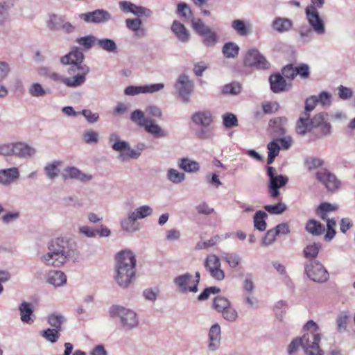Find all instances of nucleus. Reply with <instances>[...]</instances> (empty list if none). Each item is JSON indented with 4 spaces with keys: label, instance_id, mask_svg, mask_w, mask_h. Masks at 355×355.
<instances>
[{
    "label": "nucleus",
    "instance_id": "obj_54",
    "mask_svg": "<svg viewBox=\"0 0 355 355\" xmlns=\"http://www.w3.org/2000/svg\"><path fill=\"white\" fill-rule=\"evenodd\" d=\"M125 153H121L117 158L121 162L128 161L130 159H137L140 156L139 151H136L135 149H132L129 146V148H126Z\"/></svg>",
    "mask_w": 355,
    "mask_h": 355
},
{
    "label": "nucleus",
    "instance_id": "obj_58",
    "mask_svg": "<svg viewBox=\"0 0 355 355\" xmlns=\"http://www.w3.org/2000/svg\"><path fill=\"white\" fill-rule=\"evenodd\" d=\"M318 103L317 96H311L305 100L304 111L302 115H310V112L313 111Z\"/></svg>",
    "mask_w": 355,
    "mask_h": 355
},
{
    "label": "nucleus",
    "instance_id": "obj_64",
    "mask_svg": "<svg viewBox=\"0 0 355 355\" xmlns=\"http://www.w3.org/2000/svg\"><path fill=\"white\" fill-rule=\"evenodd\" d=\"M232 27L241 35H246L248 29L243 21L241 19L234 20L232 23Z\"/></svg>",
    "mask_w": 355,
    "mask_h": 355
},
{
    "label": "nucleus",
    "instance_id": "obj_62",
    "mask_svg": "<svg viewBox=\"0 0 355 355\" xmlns=\"http://www.w3.org/2000/svg\"><path fill=\"white\" fill-rule=\"evenodd\" d=\"M300 347L302 348V338L297 337L294 338L288 346L287 352L288 355H296Z\"/></svg>",
    "mask_w": 355,
    "mask_h": 355
},
{
    "label": "nucleus",
    "instance_id": "obj_25",
    "mask_svg": "<svg viewBox=\"0 0 355 355\" xmlns=\"http://www.w3.org/2000/svg\"><path fill=\"white\" fill-rule=\"evenodd\" d=\"M220 327L218 323L213 324L209 331L208 348L211 351L216 350L220 343Z\"/></svg>",
    "mask_w": 355,
    "mask_h": 355
},
{
    "label": "nucleus",
    "instance_id": "obj_61",
    "mask_svg": "<svg viewBox=\"0 0 355 355\" xmlns=\"http://www.w3.org/2000/svg\"><path fill=\"white\" fill-rule=\"evenodd\" d=\"M241 85L238 82H232L225 85L223 87V92L224 94H230L233 95L239 94L241 92Z\"/></svg>",
    "mask_w": 355,
    "mask_h": 355
},
{
    "label": "nucleus",
    "instance_id": "obj_20",
    "mask_svg": "<svg viewBox=\"0 0 355 355\" xmlns=\"http://www.w3.org/2000/svg\"><path fill=\"white\" fill-rule=\"evenodd\" d=\"M62 177L64 180H76L83 183L89 182L93 178L92 175L86 174L75 166L66 167Z\"/></svg>",
    "mask_w": 355,
    "mask_h": 355
},
{
    "label": "nucleus",
    "instance_id": "obj_10",
    "mask_svg": "<svg viewBox=\"0 0 355 355\" xmlns=\"http://www.w3.org/2000/svg\"><path fill=\"white\" fill-rule=\"evenodd\" d=\"M301 338L306 355H324L319 345L321 339L319 332L307 331Z\"/></svg>",
    "mask_w": 355,
    "mask_h": 355
},
{
    "label": "nucleus",
    "instance_id": "obj_48",
    "mask_svg": "<svg viewBox=\"0 0 355 355\" xmlns=\"http://www.w3.org/2000/svg\"><path fill=\"white\" fill-rule=\"evenodd\" d=\"M349 315L346 311L341 312L336 318V329L338 332H344L347 327Z\"/></svg>",
    "mask_w": 355,
    "mask_h": 355
},
{
    "label": "nucleus",
    "instance_id": "obj_49",
    "mask_svg": "<svg viewBox=\"0 0 355 355\" xmlns=\"http://www.w3.org/2000/svg\"><path fill=\"white\" fill-rule=\"evenodd\" d=\"M77 43L86 49H90L97 42V38L93 35L81 37L77 39Z\"/></svg>",
    "mask_w": 355,
    "mask_h": 355
},
{
    "label": "nucleus",
    "instance_id": "obj_31",
    "mask_svg": "<svg viewBox=\"0 0 355 355\" xmlns=\"http://www.w3.org/2000/svg\"><path fill=\"white\" fill-rule=\"evenodd\" d=\"M145 130L153 135L156 138H164L168 137V132L163 130L159 125L155 124L153 120L149 119L148 123L141 124Z\"/></svg>",
    "mask_w": 355,
    "mask_h": 355
},
{
    "label": "nucleus",
    "instance_id": "obj_16",
    "mask_svg": "<svg viewBox=\"0 0 355 355\" xmlns=\"http://www.w3.org/2000/svg\"><path fill=\"white\" fill-rule=\"evenodd\" d=\"M313 128H319L322 136H327L331 133V125L328 122V114L322 112L316 114L311 119Z\"/></svg>",
    "mask_w": 355,
    "mask_h": 355
},
{
    "label": "nucleus",
    "instance_id": "obj_15",
    "mask_svg": "<svg viewBox=\"0 0 355 355\" xmlns=\"http://www.w3.org/2000/svg\"><path fill=\"white\" fill-rule=\"evenodd\" d=\"M315 178L329 191H333L339 187L340 181L334 173L327 168H322L318 171L315 173Z\"/></svg>",
    "mask_w": 355,
    "mask_h": 355
},
{
    "label": "nucleus",
    "instance_id": "obj_32",
    "mask_svg": "<svg viewBox=\"0 0 355 355\" xmlns=\"http://www.w3.org/2000/svg\"><path fill=\"white\" fill-rule=\"evenodd\" d=\"M20 311V318L24 323L31 324L33 322L34 320L31 318L34 309L33 305L27 302H23L19 306Z\"/></svg>",
    "mask_w": 355,
    "mask_h": 355
},
{
    "label": "nucleus",
    "instance_id": "obj_36",
    "mask_svg": "<svg viewBox=\"0 0 355 355\" xmlns=\"http://www.w3.org/2000/svg\"><path fill=\"white\" fill-rule=\"evenodd\" d=\"M239 46L233 42H226L222 49L223 55L227 58H234L239 53Z\"/></svg>",
    "mask_w": 355,
    "mask_h": 355
},
{
    "label": "nucleus",
    "instance_id": "obj_11",
    "mask_svg": "<svg viewBox=\"0 0 355 355\" xmlns=\"http://www.w3.org/2000/svg\"><path fill=\"white\" fill-rule=\"evenodd\" d=\"M174 87L182 102L189 103L190 95L193 90V83L189 79V77L186 74L180 75Z\"/></svg>",
    "mask_w": 355,
    "mask_h": 355
},
{
    "label": "nucleus",
    "instance_id": "obj_55",
    "mask_svg": "<svg viewBox=\"0 0 355 355\" xmlns=\"http://www.w3.org/2000/svg\"><path fill=\"white\" fill-rule=\"evenodd\" d=\"M220 292V288L216 286H210L205 288L203 291L198 296V301L202 302L209 299L211 294H217Z\"/></svg>",
    "mask_w": 355,
    "mask_h": 355
},
{
    "label": "nucleus",
    "instance_id": "obj_47",
    "mask_svg": "<svg viewBox=\"0 0 355 355\" xmlns=\"http://www.w3.org/2000/svg\"><path fill=\"white\" fill-rule=\"evenodd\" d=\"M167 179L174 183L179 184L185 180V175L174 168H169L166 173Z\"/></svg>",
    "mask_w": 355,
    "mask_h": 355
},
{
    "label": "nucleus",
    "instance_id": "obj_41",
    "mask_svg": "<svg viewBox=\"0 0 355 355\" xmlns=\"http://www.w3.org/2000/svg\"><path fill=\"white\" fill-rule=\"evenodd\" d=\"M176 12L180 15L184 21H191L193 19V12L188 4L185 2H180L178 4Z\"/></svg>",
    "mask_w": 355,
    "mask_h": 355
},
{
    "label": "nucleus",
    "instance_id": "obj_4",
    "mask_svg": "<svg viewBox=\"0 0 355 355\" xmlns=\"http://www.w3.org/2000/svg\"><path fill=\"white\" fill-rule=\"evenodd\" d=\"M214 119L211 112L207 110H198L192 114L191 121L197 127L195 132L197 138L205 140L213 136L210 126L214 122Z\"/></svg>",
    "mask_w": 355,
    "mask_h": 355
},
{
    "label": "nucleus",
    "instance_id": "obj_39",
    "mask_svg": "<svg viewBox=\"0 0 355 355\" xmlns=\"http://www.w3.org/2000/svg\"><path fill=\"white\" fill-rule=\"evenodd\" d=\"M320 248V243H314L308 245L303 250L304 257L309 260H315V259L318 257Z\"/></svg>",
    "mask_w": 355,
    "mask_h": 355
},
{
    "label": "nucleus",
    "instance_id": "obj_13",
    "mask_svg": "<svg viewBox=\"0 0 355 355\" xmlns=\"http://www.w3.org/2000/svg\"><path fill=\"white\" fill-rule=\"evenodd\" d=\"M119 8L123 12L132 13L137 16L136 18H150L152 17L153 11L146 7L137 6L130 1H121L119 3Z\"/></svg>",
    "mask_w": 355,
    "mask_h": 355
},
{
    "label": "nucleus",
    "instance_id": "obj_56",
    "mask_svg": "<svg viewBox=\"0 0 355 355\" xmlns=\"http://www.w3.org/2000/svg\"><path fill=\"white\" fill-rule=\"evenodd\" d=\"M204 266L207 270L211 268L220 267V259L215 254L208 255L205 260Z\"/></svg>",
    "mask_w": 355,
    "mask_h": 355
},
{
    "label": "nucleus",
    "instance_id": "obj_5",
    "mask_svg": "<svg viewBox=\"0 0 355 355\" xmlns=\"http://www.w3.org/2000/svg\"><path fill=\"white\" fill-rule=\"evenodd\" d=\"M110 316L119 318L121 329L128 331L136 328L139 324L137 314L132 310L119 305H112L109 309Z\"/></svg>",
    "mask_w": 355,
    "mask_h": 355
},
{
    "label": "nucleus",
    "instance_id": "obj_24",
    "mask_svg": "<svg viewBox=\"0 0 355 355\" xmlns=\"http://www.w3.org/2000/svg\"><path fill=\"white\" fill-rule=\"evenodd\" d=\"M293 26V23L291 19L282 17H275L271 24L272 28L279 33L288 32Z\"/></svg>",
    "mask_w": 355,
    "mask_h": 355
},
{
    "label": "nucleus",
    "instance_id": "obj_8",
    "mask_svg": "<svg viewBox=\"0 0 355 355\" xmlns=\"http://www.w3.org/2000/svg\"><path fill=\"white\" fill-rule=\"evenodd\" d=\"M266 169V175L268 177V193L271 198H276L280 194L279 189L288 183V178L286 175H278L275 167L267 166Z\"/></svg>",
    "mask_w": 355,
    "mask_h": 355
},
{
    "label": "nucleus",
    "instance_id": "obj_22",
    "mask_svg": "<svg viewBox=\"0 0 355 355\" xmlns=\"http://www.w3.org/2000/svg\"><path fill=\"white\" fill-rule=\"evenodd\" d=\"M69 76L70 77L65 78L58 73L52 71L49 78H51L55 82H61L64 83L66 86L72 88L78 87L84 84L83 83L82 77H76L74 75Z\"/></svg>",
    "mask_w": 355,
    "mask_h": 355
},
{
    "label": "nucleus",
    "instance_id": "obj_34",
    "mask_svg": "<svg viewBox=\"0 0 355 355\" xmlns=\"http://www.w3.org/2000/svg\"><path fill=\"white\" fill-rule=\"evenodd\" d=\"M267 217L268 214L264 211H257L253 218L254 228L260 232L265 231L267 225L266 222Z\"/></svg>",
    "mask_w": 355,
    "mask_h": 355
},
{
    "label": "nucleus",
    "instance_id": "obj_52",
    "mask_svg": "<svg viewBox=\"0 0 355 355\" xmlns=\"http://www.w3.org/2000/svg\"><path fill=\"white\" fill-rule=\"evenodd\" d=\"M130 120L137 123L141 127V124L148 123L149 119L146 118L143 111L140 110H136L133 111L130 114Z\"/></svg>",
    "mask_w": 355,
    "mask_h": 355
},
{
    "label": "nucleus",
    "instance_id": "obj_40",
    "mask_svg": "<svg viewBox=\"0 0 355 355\" xmlns=\"http://www.w3.org/2000/svg\"><path fill=\"white\" fill-rule=\"evenodd\" d=\"M221 258L225 261L232 268L237 267L241 262L240 255L234 252H223Z\"/></svg>",
    "mask_w": 355,
    "mask_h": 355
},
{
    "label": "nucleus",
    "instance_id": "obj_35",
    "mask_svg": "<svg viewBox=\"0 0 355 355\" xmlns=\"http://www.w3.org/2000/svg\"><path fill=\"white\" fill-rule=\"evenodd\" d=\"M66 320L64 316L59 313H53L50 314L47 318L48 323L50 326L53 327V329H56L60 331L62 330V325Z\"/></svg>",
    "mask_w": 355,
    "mask_h": 355
},
{
    "label": "nucleus",
    "instance_id": "obj_38",
    "mask_svg": "<svg viewBox=\"0 0 355 355\" xmlns=\"http://www.w3.org/2000/svg\"><path fill=\"white\" fill-rule=\"evenodd\" d=\"M97 45L101 49L109 53H116L117 46L116 42L109 38L97 39Z\"/></svg>",
    "mask_w": 355,
    "mask_h": 355
},
{
    "label": "nucleus",
    "instance_id": "obj_43",
    "mask_svg": "<svg viewBox=\"0 0 355 355\" xmlns=\"http://www.w3.org/2000/svg\"><path fill=\"white\" fill-rule=\"evenodd\" d=\"M64 18L61 16L53 14L49 15L46 21L48 28L52 31H58L60 30V26Z\"/></svg>",
    "mask_w": 355,
    "mask_h": 355
},
{
    "label": "nucleus",
    "instance_id": "obj_27",
    "mask_svg": "<svg viewBox=\"0 0 355 355\" xmlns=\"http://www.w3.org/2000/svg\"><path fill=\"white\" fill-rule=\"evenodd\" d=\"M126 27L135 33V36L138 37H143L147 35L146 30L143 26V23L141 19H125Z\"/></svg>",
    "mask_w": 355,
    "mask_h": 355
},
{
    "label": "nucleus",
    "instance_id": "obj_26",
    "mask_svg": "<svg viewBox=\"0 0 355 355\" xmlns=\"http://www.w3.org/2000/svg\"><path fill=\"white\" fill-rule=\"evenodd\" d=\"M286 116H278L271 119L268 125L272 130V132L277 136H284L286 134L285 125L287 123Z\"/></svg>",
    "mask_w": 355,
    "mask_h": 355
},
{
    "label": "nucleus",
    "instance_id": "obj_63",
    "mask_svg": "<svg viewBox=\"0 0 355 355\" xmlns=\"http://www.w3.org/2000/svg\"><path fill=\"white\" fill-rule=\"evenodd\" d=\"M282 75L284 78H286L290 80H293L295 79L297 76L295 68H294L293 64H287L282 69Z\"/></svg>",
    "mask_w": 355,
    "mask_h": 355
},
{
    "label": "nucleus",
    "instance_id": "obj_21",
    "mask_svg": "<svg viewBox=\"0 0 355 355\" xmlns=\"http://www.w3.org/2000/svg\"><path fill=\"white\" fill-rule=\"evenodd\" d=\"M19 171L17 167L0 169V184L8 186L19 178Z\"/></svg>",
    "mask_w": 355,
    "mask_h": 355
},
{
    "label": "nucleus",
    "instance_id": "obj_57",
    "mask_svg": "<svg viewBox=\"0 0 355 355\" xmlns=\"http://www.w3.org/2000/svg\"><path fill=\"white\" fill-rule=\"evenodd\" d=\"M223 123L226 128H231L238 125V120L234 114L227 113L223 115Z\"/></svg>",
    "mask_w": 355,
    "mask_h": 355
},
{
    "label": "nucleus",
    "instance_id": "obj_28",
    "mask_svg": "<svg viewBox=\"0 0 355 355\" xmlns=\"http://www.w3.org/2000/svg\"><path fill=\"white\" fill-rule=\"evenodd\" d=\"M313 129L310 115H302L296 121L295 132L300 136H304Z\"/></svg>",
    "mask_w": 355,
    "mask_h": 355
},
{
    "label": "nucleus",
    "instance_id": "obj_42",
    "mask_svg": "<svg viewBox=\"0 0 355 355\" xmlns=\"http://www.w3.org/2000/svg\"><path fill=\"white\" fill-rule=\"evenodd\" d=\"M324 164V161L314 157H306L304 161V165L309 171H313Z\"/></svg>",
    "mask_w": 355,
    "mask_h": 355
},
{
    "label": "nucleus",
    "instance_id": "obj_6",
    "mask_svg": "<svg viewBox=\"0 0 355 355\" xmlns=\"http://www.w3.org/2000/svg\"><path fill=\"white\" fill-rule=\"evenodd\" d=\"M311 3L307 6L305 9L306 19L317 34L323 35L325 33L324 24L318 9L322 8L325 0H311Z\"/></svg>",
    "mask_w": 355,
    "mask_h": 355
},
{
    "label": "nucleus",
    "instance_id": "obj_44",
    "mask_svg": "<svg viewBox=\"0 0 355 355\" xmlns=\"http://www.w3.org/2000/svg\"><path fill=\"white\" fill-rule=\"evenodd\" d=\"M60 331L56 329L48 328L45 330L41 331L40 334L46 340L52 343H55L58 340L60 336Z\"/></svg>",
    "mask_w": 355,
    "mask_h": 355
},
{
    "label": "nucleus",
    "instance_id": "obj_33",
    "mask_svg": "<svg viewBox=\"0 0 355 355\" xmlns=\"http://www.w3.org/2000/svg\"><path fill=\"white\" fill-rule=\"evenodd\" d=\"M305 230L313 236H319L324 232V226L315 219H310L307 221Z\"/></svg>",
    "mask_w": 355,
    "mask_h": 355
},
{
    "label": "nucleus",
    "instance_id": "obj_9",
    "mask_svg": "<svg viewBox=\"0 0 355 355\" xmlns=\"http://www.w3.org/2000/svg\"><path fill=\"white\" fill-rule=\"evenodd\" d=\"M304 272L311 280L317 283H324L329 279L328 271L317 260H308L304 263Z\"/></svg>",
    "mask_w": 355,
    "mask_h": 355
},
{
    "label": "nucleus",
    "instance_id": "obj_59",
    "mask_svg": "<svg viewBox=\"0 0 355 355\" xmlns=\"http://www.w3.org/2000/svg\"><path fill=\"white\" fill-rule=\"evenodd\" d=\"M223 318L229 322H234L238 318V313L235 309H234L231 304L228 306V308L225 309L222 312Z\"/></svg>",
    "mask_w": 355,
    "mask_h": 355
},
{
    "label": "nucleus",
    "instance_id": "obj_46",
    "mask_svg": "<svg viewBox=\"0 0 355 355\" xmlns=\"http://www.w3.org/2000/svg\"><path fill=\"white\" fill-rule=\"evenodd\" d=\"M60 165V162L54 161L51 163H48L44 167V171L46 176L51 179L53 180L58 175L59 169L58 167Z\"/></svg>",
    "mask_w": 355,
    "mask_h": 355
},
{
    "label": "nucleus",
    "instance_id": "obj_17",
    "mask_svg": "<svg viewBox=\"0 0 355 355\" xmlns=\"http://www.w3.org/2000/svg\"><path fill=\"white\" fill-rule=\"evenodd\" d=\"M192 278L193 276L191 274L186 272L175 277L173 283L181 293L185 294L189 292L197 293L198 291V287L193 286V284L191 286L189 285V284H191Z\"/></svg>",
    "mask_w": 355,
    "mask_h": 355
},
{
    "label": "nucleus",
    "instance_id": "obj_53",
    "mask_svg": "<svg viewBox=\"0 0 355 355\" xmlns=\"http://www.w3.org/2000/svg\"><path fill=\"white\" fill-rule=\"evenodd\" d=\"M28 92L33 97H42L48 93L38 83H33L29 87Z\"/></svg>",
    "mask_w": 355,
    "mask_h": 355
},
{
    "label": "nucleus",
    "instance_id": "obj_37",
    "mask_svg": "<svg viewBox=\"0 0 355 355\" xmlns=\"http://www.w3.org/2000/svg\"><path fill=\"white\" fill-rule=\"evenodd\" d=\"M179 167L187 173H195L200 170L199 163L189 158H182L180 160Z\"/></svg>",
    "mask_w": 355,
    "mask_h": 355
},
{
    "label": "nucleus",
    "instance_id": "obj_51",
    "mask_svg": "<svg viewBox=\"0 0 355 355\" xmlns=\"http://www.w3.org/2000/svg\"><path fill=\"white\" fill-rule=\"evenodd\" d=\"M266 211L270 214H281L287 209V206L282 202H278L275 205H268L264 207Z\"/></svg>",
    "mask_w": 355,
    "mask_h": 355
},
{
    "label": "nucleus",
    "instance_id": "obj_29",
    "mask_svg": "<svg viewBox=\"0 0 355 355\" xmlns=\"http://www.w3.org/2000/svg\"><path fill=\"white\" fill-rule=\"evenodd\" d=\"M137 219L130 212L128 214V217L122 218L120 221L121 230L123 231L132 233L139 230V225L137 222Z\"/></svg>",
    "mask_w": 355,
    "mask_h": 355
},
{
    "label": "nucleus",
    "instance_id": "obj_23",
    "mask_svg": "<svg viewBox=\"0 0 355 355\" xmlns=\"http://www.w3.org/2000/svg\"><path fill=\"white\" fill-rule=\"evenodd\" d=\"M171 30L180 42L187 43L189 41L191 35L189 30L179 21H173Z\"/></svg>",
    "mask_w": 355,
    "mask_h": 355
},
{
    "label": "nucleus",
    "instance_id": "obj_12",
    "mask_svg": "<svg viewBox=\"0 0 355 355\" xmlns=\"http://www.w3.org/2000/svg\"><path fill=\"white\" fill-rule=\"evenodd\" d=\"M243 64L246 67H254L257 69H268L270 67L266 58L257 49H251L246 53Z\"/></svg>",
    "mask_w": 355,
    "mask_h": 355
},
{
    "label": "nucleus",
    "instance_id": "obj_45",
    "mask_svg": "<svg viewBox=\"0 0 355 355\" xmlns=\"http://www.w3.org/2000/svg\"><path fill=\"white\" fill-rule=\"evenodd\" d=\"M231 304V302L226 297L218 295L214 297L213 300L212 306L214 310L221 313L225 309L228 308V306Z\"/></svg>",
    "mask_w": 355,
    "mask_h": 355
},
{
    "label": "nucleus",
    "instance_id": "obj_14",
    "mask_svg": "<svg viewBox=\"0 0 355 355\" xmlns=\"http://www.w3.org/2000/svg\"><path fill=\"white\" fill-rule=\"evenodd\" d=\"M78 17L88 24H103L112 19L111 14L103 9H97L94 11L81 13Z\"/></svg>",
    "mask_w": 355,
    "mask_h": 355
},
{
    "label": "nucleus",
    "instance_id": "obj_19",
    "mask_svg": "<svg viewBox=\"0 0 355 355\" xmlns=\"http://www.w3.org/2000/svg\"><path fill=\"white\" fill-rule=\"evenodd\" d=\"M13 150V156L20 159L33 157L37 153L36 148L24 142L14 143Z\"/></svg>",
    "mask_w": 355,
    "mask_h": 355
},
{
    "label": "nucleus",
    "instance_id": "obj_60",
    "mask_svg": "<svg viewBox=\"0 0 355 355\" xmlns=\"http://www.w3.org/2000/svg\"><path fill=\"white\" fill-rule=\"evenodd\" d=\"M336 225V220L333 218L327 219V233L324 236V239L327 241L332 240L336 235L335 227Z\"/></svg>",
    "mask_w": 355,
    "mask_h": 355
},
{
    "label": "nucleus",
    "instance_id": "obj_3",
    "mask_svg": "<svg viewBox=\"0 0 355 355\" xmlns=\"http://www.w3.org/2000/svg\"><path fill=\"white\" fill-rule=\"evenodd\" d=\"M85 56L82 51L75 48L69 53L62 56L60 62L63 65H69L67 69L69 75H74L76 77H82L83 83L86 81V76L89 73V67L83 63Z\"/></svg>",
    "mask_w": 355,
    "mask_h": 355
},
{
    "label": "nucleus",
    "instance_id": "obj_18",
    "mask_svg": "<svg viewBox=\"0 0 355 355\" xmlns=\"http://www.w3.org/2000/svg\"><path fill=\"white\" fill-rule=\"evenodd\" d=\"M269 83L270 89L275 94L288 91L291 88V84H288L283 76L279 73L270 75Z\"/></svg>",
    "mask_w": 355,
    "mask_h": 355
},
{
    "label": "nucleus",
    "instance_id": "obj_1",
    "mask_svg": "<svg viewBox=\"0 0 355 355\" xmlns=\"http://www.w3.org/2000/svg\"><path fill=\"white\" fill-rule=\"evenodd\" d=\"M48 252L40 257L45 265L60 267L69 260H76L78 256L77 243L66 238H55L49 242Z\"/></svg>",
    "mask_w": 355,
    "mask_h": 355
},
{
    "label": "nucleus",
    "instance_id": "obj_50",
    "mask_svg": "<svg viewBox=\"0 0 355 355\" xmlns=\"http://www.w3.org/2000/svg\"><path fill=\"white\" fill-rule=\"evenodd\" d=\"M131 213L137 220L142 219L148 216H150L153 213V209L148 205H143L137 208L134 211Z\"/></svg>",
    "mask_w": 355,
    "mask_h": 355
},
{
    "label": "nucleus",
    "instance_id": "obj_2",
    "mask_svg": "<svg viewBox=\"0 0 355 355\" xmlns=\"http://www.w3.org/2000/svg\"><path fill=\"white\" fill-rule=\"evenodd\" d=\"M136 263V256L130 250H123L116 254L114 280L121 288H128L135 279Z\"/></svg>",
    "mask_w": 355,
    "mask_h": 355
},
{
    "label": "nucleus",
    "instance_id": "obj_30",
    "mask_svg": "<svg viewBox=\"0 0 355 355\" xmlns=\"http://www.w3.org/2000/svg\"><path fill=\"white\" fill-rule=\"evenodd\" d=\"M46 282L55 287H59L67 283L66 275L60 270H52L48 273Z\"/></svg>",
    "mask_w": 355,
    "mask_h": 355
},
{
    "label": "nucleus",
    "instance_id": "obj_7",
    "mask_svg": "<svg viewBox=\"0 0 355 355\" xmlns=\"http://www.w3.org/2000/svg\"><path fill=\"white\" fill-rule=\"evenodd\" d=\"M191 26L196 34L202 38V43L206 47H214L219 41L218 35L209 26H207L202 19H193Z\"/></svg>",
    "mask_w": 355,
    "mask_h": 355
}]
</instances>
